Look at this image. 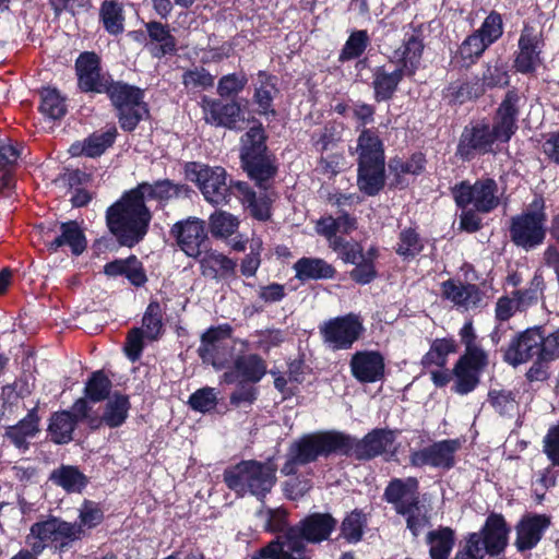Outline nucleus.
<instances>
[{
	"instance_id": "nucleus-53",
	"label": "nucleus",
	"mask_w": 559,
	"mask_h": 559,
	"mask_svg": "<svg viewBox=\"0 0 559 559\" xmlns=\"http://www.w3.org/2000/svg\"><path fill=\"white\" fill-rule=\"evenodd\" d=\"M488 47L476 32L466 37L459 48V57L462 59L463 66L468 67L474 63Z\"/></svg>"
},
{
	"instance_id": "nucleus-9",
	"label": "nucleus",
	"mask_w": 559,
	"mask_h": 559,
	"mask_svg": "<svg viewBox=\"0 0 559 559\" xmlns=\"http://www.w3.org/2000/svg\"><path fill=\"white\" fill-rule=\"evenodd\" d=\"M453 193L460 207L471 205L481 213L492 211L500 203L498 185L491 178H481L474 185L462 182L454 188Z\"/></svg>"
},
{
	"instance_id": "nucleus-30",
	"label": "nucleus",
	"mask_w": 559,
	"mask_h": 559,
	"mask_svg": "<svg viewBox=\"0 0 559 559\" xmlns=\"http://www.w3.org/2000/svg\"><path fill=\"white\" fill-rule=\"evenodd\" d=\"M104 272L106 275L114 277L123 275L135 286H141L146 282L142 264L134 255L107 263L104 266Z\"/></svg>"
},
{
	"instance_id": "nucleus-55",
	"label": "nucleus",
	"mask_w": 559,
	"mask_h": 559,
	"mask_svg": "<svg viewBox=\"0 0 559 559\" xmlns=\"http://www.w3.org/2000/svg\"><path fill=\"white\" fill-rule=\"evenodd\" d=\"M100 16L105 28L110 34H119L123 31V17L121 7L114 1H105L100 9Z\"/></svg>"
},
{
	"instance_id": "nucleus-47",
	"label": "nucleus",
	"mask_w": 559,
	"mask_h": 559,
	"mask_svg": "<svg viewBox=\"0 0 559 559\" xmlns=\"http://www.w3.org/2000/svg\"><path fill=\"white\" fill-rule=\"evenodd\" d=\"M146 31L151 40L159 45L158 48H156L154 56L162 57L175 51V38L165 25L158 22H150L146 24Z\"/></svg>"
},
{
	"instance_id": "nucleus-40",
	"label": "nucleus",
	"mask_w": 559,
	"mask_h": 559,
	"mask_svg": "<svg viewBox=\"0 0 559 559\" xmlns=\"http://www.w3.org/2000/svg\"><path fill=\"white\" fill-rule=\"evenodd\" d=\"M241 162L248 175L260 186L275 174V167L265 153L254 155L246 153L245 157H241Z\"/></svg>"
},
{
	"instance_id": "nucleus-3",
	"label": "nucleus",
	"mask_w": 559,
	"mask_h": 559,
	"mask_svg": "<svg viewBox=\"0 0 559 559\" xmlns=\"http://www.w3.org/2000/svg\"><path fill=\"white\" fill-rule=\"evenodd\" d=\"M83 536L84 531L76 523L51 516L31 526L26 543L36 555L40 554L48 545L61 552L69 549L74 542L80 540Z\"/></svg>"
},
{
	"instance_id": "nucleus-32",
	"label": "nucleus",
	"mask_w": 559,
	"mask_h": 559,
	"mask_svg": "<svg viewBox=\"0 0 559 559\" xmlns=\"http://www.w3.org/2000/svg\"><path fill=\"white\" fill-rule=\"evenodd\" d=\"M37 432L38 417L33 409L16 425L10 426L5 431V437L17 449L26 450L28 448V440L34 438Z\"/></svg>"
},
{
	"instance_id": "nucleus-50",
	"label": "nucleus",
	"mask_w": 559,
	"mask_h": 559,
	"mask_svg": "<svg viewBox=\"0 0 559 559\" xmlns=\"http://www.w3.org/2000/svg\"><path fill=\"white\" fill-rule=\"evenodd\" d=\"M209 224L214 237L226 238L238 229L239 221L228 212L217 211L210 216Z\"/></svg>"
},
{
	"instance_id": "nucleus-28",
	"label": "nucleus",
	"mask_w": 559,
	"mask_h": 559,
	"mask_svg": "<svg viewBox=\"0 0 559 559\" xmlns=\"http://www.w3.org/2000/svg\"><path fill=\"white\" fill-rule=\"evenodd\" d=\"M200 265L203 276L223 280L234 275L237 263L216 250H207L201 258Z\"/></svg>"
},
{
	"instance_id": "nucleus-61",
	"label": "nucleus",
	"mask_w": 559,
	"mask_h": 559,
	"mask_svg": "<svg viewBox=\"0 0 559 559\" xmlns=\"http://www.w3.org/2000/svg\"><path fill=\"white\" fill-rule=\"evenodd\" d=\"M264 132L261 126H254L247 131L241 138L240 157H245L246 153L260 154L265 153Z\"/></svg>"
},
{
	"instance_id": "nucleus-8",
	"label": "nucleus",
	"mask_w": 559,
	"mask_h": 559,
	"mask_svg": "<svg viewBox=\"0 0 559 559\" xmlns=\"http://www.w3.org/2000/svg\"><path fill=\"white\" fill-rule=\"evenodd\" d=\"M230 335L231 328L228 324L210 328L204 332L198 348L202 361L217 371L228 369L235 361Z\"/></svg>"
},
{
	"instance_id": "nucleus-2",
	"label": "nucleus",
	"mask_w": 559,
	"mask_h": 559,
	"mask_svg": "<svg viewBox=\"0 0 559 559\" xmlns=\"http://www.w3.org/2000/svg\"><path fill=\"white\" fill-rule=\"evenodd\" d=\"M224 480L229 489L240 496L251 493L262 499L275 484V468L270 463L243 461L226 471Z\"/></svg>"
},
{
	"instance_id": "nucleus-19",
	"label": "nucleus",
	"mask_w": 559,
	"mask_h": 559,
	"mask_svg": "<svg viewBox=\"0 0 559 559\" xmlns=\"http://www.w3.org/2000/svg\"><path fill=\"white\" fill-rule=\"evenodd\" d=\"M75 68L81 90L104 93L109 81L100 75L99 59L94 52L81 53L76 59Z\"/></svg>"
},
{
	"instance_id": "nucleus-49",
	"label": "nucleus",
	"mask_w": 559,
	"mask_h": 559,
	"mask_svg": "<svg viewBox=\"0 0 559 559\" xmlns=\"http://www.w3.org/2000/svg\"><path fill=\"white\" fill-rule=\"evenodd\" d=\"M146 203L150 200H167L178 194V187L169 180L157 181L154 185L143 182L134 188Z\"/></svg>"
},
{
	"instance_id": "nucleus-16",
	"label": "nucleus",
	"mask_w": 559,
	"mask_h": 559,
	"mask_svg": "<svg viewBox=\"0 0 559 559\" xmlns=\"http://www.w3.org/2000/svg\"><path fill=\"white\" fill-rule=\"evenodd\" d=\"M486 365L487 355L485 352H475V354L463 355L454 368V391L462 395L472 392L478 383V374L480 370Z\"/></svg>"
},
{
	"instance_id": "nucleus-63",
	"label": "nucleus",
	"mask_w": 559,
	"mask_h": 559,
	"mask_svg": "<svg viewBox=\"0 0 559 559\" xmlns=\"http://www.w3.org/2000/svg\"><path fill=\"white\" fill-rule=\"evenodd\" d=\"M248 80L242 73H231L224 75L217 85V93L222 97H230L237 95L243 90Z\"/></svg>"
},
{
	"instance_id": "nucleus-6",
	"label": "nucleus",
	"mask_w": 559,
	"mask_h": 559,
	"mask_svg": "<svg viewBox=\"0 0 559 559\" xmlns=\"http://www.w3.org/2000/svg\"><path fill=\"white\" fill-rule=\"evenodd\" d=\"M104 93L108 94L117 108L120 127L126 131L134 130L148 114L146 104L143 102V92L138 87L112 82L107 85Z\"/></svg>"
},
{
	"instance_id": "nucleus-39",
	"label": "nucleus",
	"mask_w": 559,
	"mask_h": 559,
	"mask_svg": "<svg viewBox=\"0 0 559 559\" xmlns=\"http://www.w3.org/2000/svg\"><path fill=\"white\" fill-rule=\"evenodd\" d=\"M236 195L241 202L250 210L251 214L260 219L264 221L269 218V202L264 197H257L255 192L249 187L248 183L238 181L233 186Z\"/></svg>"
},
{
	"instance_id": "nucleus-35",
	"label": "nucleus",
	"mask_w": 559,
	"mask_h": 559,
	"mask_svg": "<svg viewBox=\"0 0 559 559\" xmlns=\"http://www.w3.org/2000/svg\"><path fill=\"white\" fill-rule=\"evenodd\" d=\"M20 155V151L10 140L0 139V193L13 188L12 167Z\"/></svg>"
},
{
	"instance_id": "nucleus-5",
	"label": "nucleus",
	"mask_w": 559,
	"mask_h": 559,
	"mask_svg": "<svg viewBox=\"0 0 559 559\" xmlns=\"http://www.w3.org/2000/svg\"><path fill=\"white\" fill-rule=\"evenodd\" d=\"M353 440L338 432H322L304 436L290 445V455L298 464H307L319 456L334 452L347 453Z\"/></svg>"
},
{
	"instance_id": "nucleus-57",
	"label": "nucleus",
	"mask_w": 559,
	"mask_h": 559,
	"mask_svg": "<svg viewBox=\"0 0 559 559\" xmlns=\"http://www.w3.org/2000/svg\"><path fill=\"white\" fill-rule=\"evenodd\" d=\"M476 33L488 46L496 43L503 34V22L501 15L495 11L490 12Z\"/></svg>"
},
{
	"instance_id": "nucleus-36",
	"label": "nucleus",
	"mask_w": 559,
	"mask_h": 559,
	"mask_svg": "<svg viewBox=\"0 0 559 559\" xmlns=\"http://www.w3.org/2000/svg\"><path fill=\"white\" fill-rule=\"evenodd\" d=\"M359 164H384V153L380 139L369 130H365L358 138Z\"/></svg>"
},
{
	"instance_id": "nucleus-52",
	"label": "nucleus",
	"mask_w": 559,
	"mask_h": 559,
	"mask_svg": "<svg viewBox=\"0 0 559 559\" xmlns=\"http://www.w3.org/2000/svg\"><path fill=\"white\" fill-rule=\"evenodd\" d=\"M378 255L376 247H370L367 250V255L358 263H353L355 267L350 272V277L358 284H368L376 277L374 261Z\"/></svg>"
},
{
	"instance_id": "nucleus-51",
	"label": "nucleus",
	"mask_w": 559,
	"mask_h": 559,
	"mask_svg": "<svg viewBox=\"0 0 559 559\" xmlns=\"http://www.w3.org/2000/svg\"><path fill=\"white\" fill-rule=\"evenodd\" d=\"M40 111L51 119H60L66 114L64 99L56 88L46 87L40 92Z\"/></svg>"
},
{
	"instance_id": "nucleus-4",
	"label": "nucleus",
	"mask_w": 559,
	"mask_h": 559,
	"mask_svg": "<svg viewBox=\"0 0 559 559\" xmlns=\"http://www.w3.org/2000/svg\"><path fill=\"white\" fill-rule=\"evenodd\" d=\"M546 219L545 202L542 198H535L523 213L512 217L510 226L512 241L525 250L542 245L546 236Z\"/></svg>"
},
{
	"instance_id": "nucleus-59",
	"label": "nucleus",
	"mask_w": 559,
	"mask_h": 559,
	"mask_svg": "<svg viewBox=\"0 0 559 559\" xmlns=\"http://www.w3.org/2000/svg\"><path fill=\"white\" fill-rule=\"evenodd\" d=\"M423 250V242L418 234L407 228L401 231L396 253L405 259L414 258Z\"/></svg>"
},
{
	"instance_id": "nucleus-41",
	"label": "nucleus",
	"mask_w": 559,
	"mask_h": 559,
	"mask_svg": "<svg viewBox=\"0 0 559 559\" xmlns=\"http://www.w3.org/2000/svg\"><path fill=\"white\" fill-rule=\"evenodd\" d=\"M50 479L68 492H81L87 485L86 476L72 465H62L55 469Z\"/></svg>"
},
{
	"instance_id": "nucleus-22",
	"label": "nucleus",
	"mask_w": 559,
	"mask_h": 559,
	"mask_svg": "<svg viewBox=\"0 0 559 559\" xmlns=\"http://www.w3.org/2000/svg\"><path fill=\"white\" fill-rule=\"evenodd\" d=\"M204 120L216 127L234 128L240 117V105L236 102L224 104L206 96L201 102Z\"/></svg>"
},
{
	"instance_id": "nucleus-29",
	"label": "nucleus",
	"mask_w": 559,
	"mask_h": 559,
	"mask_svg": "<svg viewBox=\"0 0 559 559\" xmlns=\"http://www.w3.org/2000/svg\"><path fill=\"white\" fill-rule=\"evenodd\" d=\"M394 441L391 431L374 430L357 442L355 452L358 459H371L390 451Z\"/></svg>"
},
{
	"instance_id": "nucleus-46",
	"label": "nucleus",
	"mask_w": 559,
	"mask_h": 559,
	"mask_svg": "<svg viewBox=\"0 0 559 559\" xmlns=\"http://www.w3.org/2000/svg\"><path fill=\"white\" fill-rule=\"evenodd\" d=\"M431 559H448L454 544L453 532L450 528L432 531L428 535Z\"/></svg>"
},
{
	"instance_id": "nucleus-15",
	"label": "nucleus",
	"mask_w": 559,
	"mask_h": 559,
	"mask_svg": "<svg viewBox=\"0 0 559 559\" xmlns=\"http://www.w3.org/2000/svg\"><path fill=\"white\" fill-rule=\"evenodd\" d=\"M441 295L461 311L475 310L485 304V294L477 285L456 280L443 282Z\"/></svg>"
},
{
	"instance_id": "nucleus-21",
	"label": "nucleus",
	"mask_w": 559,
	"mask_h": 559,
	"mask_svg": "<svg viewBox=\"0 0 559 559\" xmlns=\"http://www.w3.org/2000/svg\"><path fill=\"white\" fill-rule=\"evenodd\" d=\"M549 525L550 520L546 515L524 516L516 525L515 546L518 550L526 551L536 547Z\"/></svg>"
},
{
	"instance_id": "nucleus-10",
	"label": "nucleus",
	"mask_w": 559,
	"mask_h": 559,
	"mask_svg": "<svg viewBox=\"0 0 559 559\" xmlns=\"http://www.w3.org/2000/svg\"><path fill=\"white\" fill-rule=\"evenodd\" d=\"M364 331L362 320L355 313L330 319L320 326L323 342L334 350L350 348Z\"/></svg>"
},
{
	"instance_id": "nucleus-58",
	"label": "nucleus",
	"mask_w": 559,
	"mask_h": 559,
	"mask_svg": "<svg viewBox=\"0 0 559 559\" xmlns=\"http://www.w3.org/2000/svg\"><path fill=\"white\" fill-rule=\"evenodd\" d=\"M143 330L145 337L148 340H156L163 328L162 310L158 302H151L143 316Z\"/></svg>"
},
{
	"instance_id": "nucleus-12",
	"label": "nucleus",
	"mask_w": 559,
	"mask_h": 559,
	"mask_svg": "<svg viewBox=\"0 0 559 559\" xmlns=\"http://www.w3.org/2000/svg\"><path fill=\"white\" fill-rule=\"evenodd\" d=\"M499 142L491 126L485 121L473 123L462 132L457 155L464 160H471L476 155H484L492 152V146Z\"/></svg>"
},
{
	"instance_id": "nucleus-45",
	"label": "nucleus",
	"mask_w": 559,
	"mask_h": 559,
	"mask_svg": "<svg viewBox=\"0 0 559 559\" xmlns=\"http://www.w3.org/2000/svg\"><path fill=\"white\" fill-rule=\"evenodd\" d=\"M276 79L266 74L265 72H259L255 82L254 100L259 105L262 114L273 112L271 109L274 94L276 93L275 86Z\"/></svg>"
},
{
	"instance_id": "nucleus-64",
	"label": "nucleus",
	"mask_w": 559,
	"mask_h": 559,
	"mask_svg": "<svg viewBox=\"0 0 559 559\" xmlns=\"http://www.w3.org/2000/svg\"><path fill=\"white\" fill-rule=\"evenodd\" d=\"M485 554L487 551L481 543V536L478 533H471L463 548L457 551L455 559H483Z\"/></svg>"
},
{
	"instance_id": "nucleus-37",
	"label": "nucleus",
	"mask_w": 559,
	"mask_h": 559,
	"mask_svg": "<svg viewBox=\"0 0 559 559\" xmlns=\"http://www.w3.org/2000/svg\"><path fill=\"white\" fill-rule=\"evenodd\" d=\"M357 182L364 193L378 194L384 186V164H359Z\"/></svg>"
},
{
	"instance_id": "nucleus-54",
	"label": "nucleus",
	"mask_w": 559,
	"mask_h": 559,
	"mask_svg": "<svg viewBox=\"0 0 559 559\" xmlns=\"http://www.w3.org/2000/svg\"><path fill=\"white\" fill-rule=\"evenodd\" d=\"M111 389L110 380L103 371H95L87 380L84 389L85 396L92 402H100L108 397Z\"/></svg>"
},
{
	"instance_id": "nucleus-27",
	"label": "nucleus",
	"mask_w": 559,
	"mask_h": 559,
	"mask_svg": "<svg viewBox=\"0 0 559 559\" xmlns=\"http://www.w3.org/2000/svg\"><path fill=\"white\" fill-rule=\"evenodd\" d=\"M423 49L421 40L412 35L393 52L392 62L406 75H413L420 63Z\"/></svg>"
},
{
	"instance_id": "nucleus-20",
	"label": "nucleus",
	"mask_w": 559,
	"mask_h": 559,
	"mask_svg": "<svg viewBox=\"0 0 559 559\" xmlns=\"http://www.w3.org/2000/svg\"><path fill=\"white\" fill-rule=\"evenodd\" d=\"M350 370L360 382H377L384 374V358L374 350L357 352L350 359Z\"/></svg>"
},
{
	"instance_id": "nucleus-33",
	"label": "nucleus",
	"mask_w": 559,
	"mask_h": 559,
	"mask_svg": "<svg viewBox=\"0 0 559 559\" xmlns=\"http://www.w3.org/2000/svg\"><path fill=\"white\" fill-rule=\"evenodd\" d=\"M404 75L406 74L399 68L391 71L383 67L377 68L372 82L376 99L381 102L391 98Z\"/></svg>"
},
{
	"instance_id": "nucleus-62",
	"label": "nucleus",
	"mask_w": 559,
	"mask_h": 559,
	"mask_svg": "<svg viewBox=\"0 0 559 559\" xmlns=\"http://www.w3.org/2000/svg\"><path fill=\"white\" fill-rule=\"evenodd\" d=\"M104 519L103 510L92 501H85L79 509V523L85 532V528L91 530L97 526Z\"/></svg>"
},
{
	"instance_id": "nucleus-26",
	"label": "nucleus",
	"mask_w": 559,
	"mask_h": 559,
	"mask_svg": "<svg viewBox=\"0 0 559 559\" xmlns=\"http://www.w3.org/2000/svg\"><path fill=\"white\" fill-rule=\"evenodd\" d=\"M48 249L56 252L61 247H69L72 254L80 255L87 247L83 229L74 221L60 224L59 234L51 241H46Z\"/></svg>"
},
{
	"instance_id": "nucleus-38",
	"label": "nucleus",
	"mask_w": 559,
	"mask_h": 559,
	"mask_svg": "<svg viewBox=\"0 0 559 559\" xmlns=\"http://www.w3.org/2000/svg\"><path fill=\"white\" fill-rule=\"evenodd\" d=\"M130 409L128 396L114 394L105 404L104 413L99 423L110 428L120 427L127 419Z\"/></svg>"
},
{
	"instance_id": "nucleus-1",
	"label": "nucleus",
	"mask_w": 559,
	"mask_h": 559,
	"mask_svg": "<svg viewBox=\"0 0 559 559\" xmlns=\"http://www.w3.org/2000/svg\"><path fill=\"white\" fill-rule=\"evenodd\" d=\"M152 215L142 197L132 189L106 212L107 226L120 245L133 247L147 233Z\"/></svg>"
},
{
	"instance_id": "nucleus-24",
	"label": "nucleus",
	"mask_w": 559,
	"mask_h": 559,
	"mask_svg": "<svg viewBox=\"0 0 559 559\" xmlns=\"http://www.w3.org/2000/svg\"><path fill=\"white\" fill-rule=\"evenodd\" d=\"M384 497L395 506L397 513L406 512L418 503V481L413 477L393 479L386 487Z\"/></svg>"
},
{
	"instance_id": "nucleus-56",
	"label": "nucleus",
	"mask_w": 559,
	"mask_h": 559,
	"mask_svg": "<svg viewBox=\"0 0 559 559\" xmlns=\"http://www.w3.org/2000/svg\"><path fill=\"white\" fill-rule=\"evenodd\" d=\"M218 392L214 388L204 386L197 390L189 397V406L197 412L207 413L217 405Z\"/></svg>"
},
{
	"instance_id": "nucleus-23",
	"label": "nucleus",
	"mask_w": 559,
	"mask_h": 559,
	"mask_svg": "<svg viewBox=\"0 0 559 559\" xmlns=\"http://www.w3.org/2000/svg\"><path fill=\"white\" fill-rule=\"evenodd\" d=\"M235 370H227L222 376V382L234 383L239 378L248 382H259L266 373V365L258 355L239 356L234 361Z\"/></svg>"
},
{
	"instance_id": "nucleus-48",
	"label": "nucleus",
	"mask_w": 559,
	"mask_h": 559,
	"mask_svg": "<svg viewBox=\"0 0 559 559\" xmlns=\"http://www.w3.org/2000/svg\"><path fill=\"white\" fill-rule=\"evenodd\" d=\"M480 85L486 87H502L509 83L508 66L501 59H496L487 63L483 73Z\"/></svg>"
},
{
	"instance_id": "nucleus-7",
	"label": "nucleus",
	"mask_w": 559,
	"mask_h": 559,
	"mask_svg": "<svg viewBox=\"0 0 559 559\" xmlns=\"http://www.w3.org/2000/svg\"><path fill=\"white\" fill-rule=\"evenodd\" d=\"M185 171L186 177L197 183L209 203L222 205L229 201V187L226 182L227 174L223 167L188 163Z\"/></svg>"
},
{
	"instance_id": "nucleus-25",
	"label": "nucleus",
	"mask_w": 559,
	"mask_h": 559,
	"mask_svg": "<svg viewBox=\"0 0 559 559\" xmlns=\"http://www.w3.org/2000/svg\"><path fill=\"white\" fill-rule=\"evenodd\" d=\"M509 528L502 515L490 514L481 530V543L490 556H497L508 545Z\"/></svg>"
},
{
	"instance_id": "nucleus-13",
	"label": "nucleus",
	"mask_w": 559,
	"mask_h": 559,
	"mask_svg": "<svg viewBox=\"0 0 559 559\" xmlns=\"http://www.w3.org/2000/svg\"><path fill=\"white\" fill-rule=\"evenodd\" d=\"M459 439L441 440L414 451L411 454V464L416 467L431 466L436 468L450 469L455 464V454L461 449Z\"/></svg>"
},
{
	"instance_id": "nucleus-31",
	"label": "nucleus",
	"mask_w": 559,
	"mask_h": 559,
	"mask_svg": "<svg viewBox=\"0 0 559 559\" xmlns=\"http://www.w3.org/2000/svg\"><path fill=\"white\" fill-rule=\"evenodd\" d=\"M117 135L115 127L107 129L100 133H93L90 135L83 144H73L70 148L72 155L79 153L84 154L88 157H96L102 155L109 146L112 145Z\"/></svg>"
},
{
	"instance_id": "nucleus-18",
	"label": "nucleus",
	"mask_w": 559,
	"mask_h": 559,
	"mask_svg": "<svg viewBox=\"0 0 559 559\" xmlns=\"http://www.w3.org/2000/svg\"><path fill=\"white\" fill-rule=\"evenodd\" d=\"M520 100L518 93L510 91L498 107L491 128L496 132L499 142H509L515 133Z\"/></svg>"
},
{
	"instance_id": "nucleus-43",
	"label": "nucleus",
	"mask_w": 559,
	"mask_h": 559,
	"mask_svg": "<svg viewBox=\"0 0 559 559\" xmlns=\"http://www.w3.org/2000/svg\"><path fill=\"white\" fill-rule=\"evenodd\" d=\"M484 93V88L477 78L472 80H457L451 83L445 92V97L452 103L463 104L476 98Z\"/></svg>"
},
{
	"instance_id": "nucleus-14",
	"label": "nucleus",
	"mask_w": 559,
	"mask_h": 559,
	"mask_svg": "<svg viewBox=\"0 0 559 559\" xmlns=\"http://www.w3.org/2000/svg\"><path fill=\"white\" fill-rule=\"evenodd\" d=\"M180 249L190 258H198L202 253V246L207 239L204 221L198 217H188L177 222L171 227Z\"/></svg>"
},
{
	"instance_id": "nucleus-34",
	"label": "nucleus",
	"mask_w": 559,
	"mask_h": 559,
	"mask_svg": "<svg viewBox=\"0 0 559 559\" xmlns=\"http://www.w3.org/2000/svg\"><path fill=\"white\" fill-rule=\"evenodd\" d=\"M296 277L300 281L332 278L334 267L319 258H301L294 264Z\"/></svg>"
},
{
	"instance_id": "nucleus-42",
	"label": "nucleus",
	"mask_w": 559,
	"mask_h": 559,
	"mask_svg": "<svg viewBox=\"0 0 559 559\" xmlns=\"http://www.w3.org/2000/svg\"><path fill=\"white\" fill-rule=\"evenodd\" d=\"M76 419L70 412L56 413L49 424V435L57 444H64L72 440Z\"/></svg>"
},
{
	"instance_id": "nucleus-11",
	"label": "nucleus",
	"mask_w": 559,
	"mask_h": 559,
	"mask_svg": "<svg viewBox=\"0 0 559 559\" xmlns=\"http://www.w3.org/2000/svg\"><path fill=\"white\" fill-rule=\"evenodd\" d=\"M545 40L543 32L531 25H524L518 40L514 68L518 72L530 74L543 64Z\"/></svg>"
},
{
	"instance_id": "nucleus-17",
	"label": "nucleus",
	"mask_w": 559,
	"mask_h": 559,
	"mask_svg": "<svg viewBox=\"0 0 559 559\" xmlns=\"http://www.w3.org/2000/svg\"><path fill=\"white\" fill-rule=\"evenodd\" d=\"M543 342V333L539 329H527L513 338L506 350L504 360L518 366L537 357L539 359V346Z\"/></svg>"
},
{
	"instance_id": "nucleus-44",
	"label": "nucleus",
	"mask_w": 559,
	"mask_h": 559,
	"mask_svg": "<svg viewBox=\"0 0 559 559\" xmlns=\"http://www.w3.org/2000/svg\"><path fill=\"white\" fill-rule=\"evenodd\" d=\"M545 290V281L539 271L535 273L530 285L525 289H518L513 292L514 297L519 304L521 312L526 311L528 308L536 306L543 298Z\"/></svg>"
},
{
	"instance_id": "nucleus-60",
	"label": "nucleus",
	"mask_w": 559,
	"mask_h": 559,
	"mask_svg": "<svg viewBox=\"0 0 559 559\" xmlns=\"http://www.w3.org/2000/svg\"><path fill=\"white\" fill-rule=\"evenodd\" d=\"M488 402L500 415H511L518 405L515 394L507 390H490Z\"/></svg>"
}]
</instances>
